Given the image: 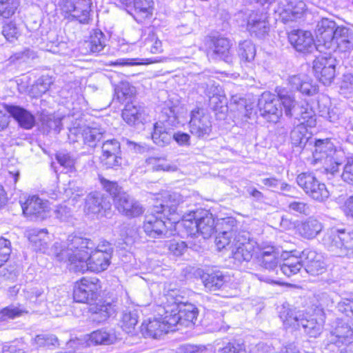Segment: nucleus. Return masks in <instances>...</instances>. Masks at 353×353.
<instances>
[{"instance_id": "f257e3e1", "label": "nucleus", "mask_w": 353, "mask_h": 353, "mask_svg": "<svg viewBox=\"0 0 353 353\" xmlns=\"http://www.w3.org/2000/svg\"><path fill=\"white\" fill-rule=\"evenodd\" d=\"M92 243L88 239L70 235L66 242H56L52 254L59 261H68L75 272H99L108 268L112 255L104 251H92Z\"/></svg>"}, {"instance_id": "f03ea898", "label": "nucleus", "mask_w": 353, "mask_h": 353, "mask_svg": "<svg viewBox=\"0 0 353 353\" xmlns=\"http://www.w3.org/2000/svg\"><path fill=\"white\" fill-rule=\"evenodd\" d=\"M283 325L286 330H299L310 337L316 338L322 333L324 318L321 312L309 313L296 309L283 307L279 312Z\"/></svg>"}, {"instance_id": "7ed1b4c3", "label": "nucleus", "mask_w": 353, "mask_h": 353, "mask_svg": "<svg viewBox=\"0 0 353 353\" xmlns=\"http://www.w3.org/2000/svg\"><path fill=\"white\" fill-rule=\"evenodd\" d=\"M303 263L296 258L288 259L280 267L282 274L290 277L301 272L303 266L304 271L311 275H319L325 270V263L323 256L314 250H305L303 252Z\"/></svg>"}, {"instance_id": "20e7f679", "label": "nucleus", "mask_w": 353, "mask_h": 353, "mask_svg": "<svg viewBox=\"0 0 353 353\" xmlns=\"http://www.w3.org/2000/svg\"><path fill=\"white\" fill-rule=\"evenodd\" d=\"M179 227L184 229L188 236H196L200 234L204 239H208L215 231L214 219L208 211L193 212L183 216Z\"/></svg>"}, {"instance_id": "39448f33", "label": "nucleus", "mask_w": 353, "mask_h": 353, "mask_svg": "<svg viewBox=\"0 0 353 353\" xmlns=\"http://www.w3.org/2000/svg\"><path fill=\"white\" fill-rule=\"evenodd\" d=\"M323 243L336 256L353 258V232L331 229L324 235Z\"/></svg>"}, {"instance_id": "423d86ee", "label": "nucleus", "mask_w": 353, "mask_h": 353, "mask_svg": "<svg viewBox=\"0 0 353 353\" xmlns=\"http://www.w3.org/2000/svg\"><path fill=\"white\" fill-rule=\"evenodd\" d=\"M92 0H60L59 6L64 17L80 23H88L90 20Z\"/></svg>"}, {"instance_id": "0eeeda50", "label": "nucleus", "mask_w": 353, "mask_h": 353, "mask_svg": "<svg viewBox=\"0 0 353 353\" xmlns=\"http://www.w3.org/2000/svg\"><path fill=\"white\" fill-rule=\"evenodd\" d=\"M164 314L159 319H149L141 325V332L145 336H150L157 339L161 336L163 334L169 332H174L178 330L177 327V319L170 317L166 306L163 307Z\"/></svg>"}, {"instance_id": "6e6552de", "label": "nucleus", "mask_w": 353, "mask_h": 353, "mask_svg": "<svg viewBox=\"0 0 353 353\" xmlns=\"http://www.w3.org/2000/svg\"><path fill=\"white\" fill-rule=\"evenodd\" d=\"M296 183L312 199L323 202L330 196L323 183L320 182L312 173L303 172L296 177Z\"/></svg>"}, {"instance_id": "1a4fd4ad", "label": "nucleus", "mask_w": 353, "mask_h": 353, "mask_svg": "<svg viewBox=\"0 0 353 353\" xmlns=\"http://www.w3.org/2000/svg\"><path fill=\"white\" fill-rule=\"evenodd\" d=\"M21 205L23 214L31 219L42 221L51 215L48 201L37 195L29 196Z\"/></svg>"}, {"instance_id": "9d476101", "label": "nucleus", "mask_w": 353, "mask_h": 353, "mask_svg": "<svg viewBox=\"0 0 353 353\" xmlns=\"http://www.w3.org/2000/svg\"><path fill=\"white\" fill-rule=\"evenodd\" d=\"M230 251L231 257L237 263L250 261L254 253L256 245V243L250 239V234L247 232L239 233Z\"/></svg>"}, {"instance_id": "9b49d317", "label": "nucleus", "mask_w": 353, "mask_h": 353, "mask_svg": "<svg viewBox=\"0 0 353 353\" xmlns=\"http://www.w3.org/2000/svg\"><path fill=\"white\" fill-rule=\"evenodd\" d=\"M166 307L170 317L174 316L178 317L177 327L179 325L188 327L194 324L199 314L197 307L192 303H177L174 301L170 305H167Z\"/></svg>"}, {"instance_id": "f8f14e48", "label": "nucleus", "mask_w": 353, "mask_h": 353, "mask_svg": "<svg viewBox=\"0 0 353 353\" xmlns=\"http://www.w3.org/2000/svg\"><path fill=\"white\" fill-rule=\"evenodd\" d=\"M116 337L113 334L103 330H98L92 332L90 334L85 335L83 338L71 339L67 343L68 349L81 348L92 345H110L113 343Z\"/></svg>"}, {"instance_id": "ddd939ff", "label": "nucleus", "mask_w": 353, "mask_h": 353, "mask_svg": "<svg viewBox=\"0 0 353 353\" xmlns=\"http://www.w3.org/2000/svg\"><path fill=\"white\" fill-rule=\"evenodd\" d=\"M333 153L336 154V152L333 150L332 145L329 142H324L322 140H318L316 142L313 152L315 162L324 161L325 172L334 175L338 172L341 163L337 161L332 163Z\"/></svg>"}, {"instance_id": "4468645a", "label": "nucleus", "mask_w": 353, "mask_h": 353, "mask_svg": "<svg viewBox=\"0 0 353 353\" xmlns=\"http://www.w3.org/2000/svg\"><path fill=\"white\" fill-rule=\"evenodd\" d=\"M190 132L198 138L209 136L212 131L210 117L202 108H195L190 114L189 122Z\"/></svg>"}, {"instance_id": "2eb2a0df", "label": "nucleus", "mask_w": 353, "mask_h": 353, "mask_svg": "<svg viewBox=\"0 0 353 353\" xmlns=\"http://www.w3.org/2000/svg\"><path fill=\"white\" fill-rule=\"evenodd\" d=\"M258 105L261 115L270 122L276 123L282 116L280 101L274 95L263 94Z\"/></svg>"}, {"instance_id": "dca6fc26", "label": "nucleus", "mask_w": 353, "mask_h": 353, "mask_svg": "<svg viewBox=\"0 0 353 353\" xmlns=\"http://www.w3.org/2000/svg\"><path fill=\"white\" fill-rule=\"evenodd\" d=\"M111 203L98 192L89 194L85 199V211L97 214L99 217L108 216L111 214Z\"/></svg>"}, {"instance_id": "f3484780", "label": "nucleus", "mask_w": 353, "mask_h": 353, "mask_svg": "<svg viewBox=\"0 0 353 353\" xmlns=\"http://www.w3.org/2000/svg\"><path fill=\"white\" fill-rule=\"evenodd\" d=\"M336 59L331 57H319L313 62L316 78L324 85L331 83L335 77Z\"/></svg>"}, {"instance_id": "a211bd4d", "label": "nucleus", "mask_w": 353, "mask_h": 353, "mask_svg": "<svg viewBox=\"0 0 353 353\" xmlns=\"http://www.w3.org/2000/svg\"><path fill=\"white\" fill-rule=\"evenodd\" d=\"M334 21L323 19L318 22L316 28V36L319 46L325 49H333L334 37L338 28Z\"/></svg>"}, {"instance_id": "6ab92c4d", "label": "nucleus", "mask_w": 353, "mask_h": 353, "mask_svg": "<svg viewBox=\"0 0 353 353\" xmlns=\"http://www.w3.org/2000/svg\"><path fill=\"white\" fill-rule=\"evenodd\" d=\"M330 343L341 347L353 343V325L342 320H337L329 336Z\"/></svg>"}, {"instance_id": "aec40b11", "label": "nucleus", "mask_w": 353, "mask_h": 353, "mask_svg": "<svg viewBox=\"0 0 353 353\" xmlns=\"http://www.w3.org/2000/svg\"><path fill=\"white\" fill-rule=\"evenodd\" d=\"M235 223V220L232 218L222 220L221 224L223 227V230L220 232L215 239V244L219 250L225 249L231 251L232 249L235 244L234 240L239 234L242 232H237L232 228Z\"/></svg>"}, {"instance_id": "412c9836", "label": "nucleus", "mask_w": 353, "mask_h": 353, "mask_svg": "<svg viewBox=\"0 0 353 353\" xmlns=\"http://www.w3.org/2000/svg\"><path fill=\"white\" fill-rule=\"evenodd\" d=\"M306 10L305 2L301 0H282L278 8V12L285 22L301 18Z\"/></svg>"}, {"instance_id": "4be33fe9", "label": "nucleus", "mask_w": 353, "mask_h": 353, "mask_svg": "<svg viewBox=\"0 0 353 353\" xmlns=\"http://www.w3.org/2000/svg\"><path fill=\"white\" fill-rule=\"evenodd\" d=\"M183 201L181 196L176 192H165L162 195V202L159 206H155L154 212L163 214L170 221H175L176 219L169 218V216H174L179 205Z\"/></svg>"}, {"instance_id": "5701e85b", "label": "nucleus", "mask_w": 353, "mask_h": 353, "mask_svg": "<svg viewBox=\"0 0 353 353\" xmlns=\"http://www.w3.org/2000/svg\"><path fill=\"white\" fill-rule=\"evenodd\" d=\"M156 216L154 214L147 215L143 223L145 234L151 238H163L168 236L166 221L163 220L162 214Z\"/></svg>"}, {"instance_id": "b1692460", "label": "nucleus", "mask_w": 353, "mask_h": 353, "mask_svg": "<svg viewBox=\"0 0 353 353\" xmlns=\"http://www.w3.org/2000/svg\"><path fill=\"white\" fill-rule=\"evenodd\" d=\"M117 210L128 217H135L143 214L142 206L125 192L117 196L114 201Z\"/></svg>"}, {"instance_id": "393cba45", "label": "nucleus", "mask_w": 353, "mask_h": 353, "mask_svg": "<svg viewBox=\"0 0 353 353\" xmlns=\"http://www.w3.org/2000/svg\"><path fill=\"white\" fill-rule=\"evenodd\" d=\"M267 18L266 13L252 12L248 19L247 28L249 32L259 38L265 37L270 29Z\"/></svg>"}, {"instance_id": "a878e982", "label": "nucleus", "mask_w": 353, "mask_h": 353, "mask_svg": "<svg viewBox=\"0 0 353 353\" xmlns=\"http://www.w3.org/2000/svg\"><path fill=\"white\" fill-rule=\"evenodd\" d=\"M289 41L299 52H310L314 47L312 34L309 31L294 30L289 34Z\"/></svg>"}, {"instance_id": "bb28decb", "label": "nucleus", "mask_w": 353, "mask_h": 353, "mask_svg": "<svg viewBox=\"0 0 353 353\" xmlns=\"http://www.w3.org/2000/svg\"><path fill=\"white\" fill-rule=\"evenodd\" d=\"M256 258L261 265L270 271H274L276 268V274H279L280 268H277V264L281 258V253L279 249L273 246H268L262 248ZM281 265L279 267H281Z\"/></svg>"}, {"instance_id": "cd10ccee", "label": "nucleus", "mask_w": 353, "mask_h": 353, "mask_svg": "<svg viewBox=\"0 0 353 353\" xmlns=\"http://www.w3.org/2000/svg\"><path fill=\"white\" fill-rule=\"evenodd\" d=\"M289 84L293 90H299L302 94L312 96L317 93L318 86L308 77L304 74L292 75L289 77Z\"/></svg>"}, {"instance_id": "c85d7f7f", "label": "nucleus", "mask_w": 353, "mask_h": 353, "mask_svg": "<svg viewBox=\"0 0 353 353\" xmlns=\"http://www.w3.org/2000/svg\"><path fill=\"white\" fill-rule=\"evenodd\" d=\"M4 107L23 128L29 130L34 125V117L23 108L14 105H5Z\"/></svg>"}, {"instance_id": "c756f323", "label": "nucleus", "mask_w": 353, "mask_h": 353, "mask_svg": "<svg viewBox=\"0 0 353 353\" xmlns=\"http://www.w3.org/2000/svg\"><path fill=\"white\" fill-rule=\"evenodd\" d=\"M231 44L230 41L223 37L216 38L212 40L211 57L215 59H222L227 63H232L230 54Z\"/></svg>"}, {"instance_id": "7c9ffc66", "label": "nucleus", "mask_w": 353, "mask_h": 353, "mask_svg": "<svg viewBox=\"0 0 353 353\" xmlns=\"http://www.w3.org/2000/svg\"><path fill=\"white\" fill-rule=\"evenodd\" d=\"M333 49L330 50L345 52L353 48V33L347 28L341 26L338 28L334 37Z\"/></svg>"}, {"instance_id": "2f4dec72", "label": "nucleus", "mask_w": 353, "mask_h": 353, "mask_svg": "<svg viewBox=\"0 0 353 353\" xmlns=\"http://www.w3.org/2000/svg\"><path fill=\"white\" fill-rule=\"evenodd\" d=\"M299 234L308 239L315 238L322 230L323 225L317 219L310 217L296 225Z\"/></svg>"}, {"instance_id": "473e14b6", "label": "nucleus", "mask_w": 353, "mask_h": 353, "mask_svg": "<svg viewBox=\"0 0 353 353\" xmlns=\"http://www.w3.org/2000/svg\"><path fill=\"white\" fill-rule=\"evenodd\" d=\"M28 238L34 250L45 252L49 239L46 229H31L28 232Z\"/></svg>"}, {"instance_id": "72a5a7b5", "label": "nucleus", "mask_w": 353, "mask_h": 353, "mask_svg": "<svg viewBox=\"0 0 353 353\" xmlns=\"http://www.w3.org/2000/svg\"><path fill=\"white\" fill-rule=\"evenodd\" d=\"M90 312L93 321L102 323L114 313V309L110 303H101L92 305Z\"/></svg>"}, {"instance_id": "f704fd0d", "label": "nucleus", "mask_w": 353, "mask_h": 353, "mask_svg": "<svg viewBox=\"0 0 353 353\" xmlns=\"http://www.w3.org/2000/svg\"><path fill=\"white\" fill-rule=\"evenodd\" d=\"M209 97L210 104L214 110L226 106L227 99L222 88L219 85H210L206 91Z\"/></svg>"}, {"instance_id": "c9c22d12", "label": "nucleus", "mask_w": 353, "mask_h": 353, "mask_svg": "<svg viewBox=\"0 0 353 353\" xmlns=\"http://www.w3.org/2000/svg\"><path fill=\"white\" fill-rule=\"evenodd\" d=\"M294 117L298 120L299 125H304L306 128L314 127L316 123L315 114L308 104L301 105Z\"/></svg>"}, {"instance_id": "e433bc0d", "label": "nucleus", "mask_w": 353, "mask_h": 353, "mask_svg": "<svg viewBox=\"0 0 353 353\" xmlns=\"http://www.w3.org/2000/svg\"><path fill=\"white\" fill-rule=\"evenodd\" d=\"M146 163L154 171L174 172L177 170V166L168 162L165 157H150Z\"/></svg>"}, {"instance_id": "4c0bfd02", "label": "nucleus", "mask_w": 353, "mask_h": 353, "mask_svg": "<svg viewBox=\"0 0 353 353\" xmlns=\"http://www.w3.org/2000/svg\"><path fill=\"white\" fill-rule=\"evenodd\" d=\"M138 323V315L135 310L125 309L123 311L120 325L127 333L132 332Z\"/></svg>"}, {"instance_id": "58836bf2", "label": "nucleus", "mask_w": 353, "mask_h": 353, "mask_svg": "<svg viewBox=\"0 0 353 353\" xmlns=\"http://www.w3.org/2000/svg\"><path fill=\"white\" fill-rule=\"evenodd\" d=\"M143 112V109L141 106L128 103L122 112V117L129 125H134L141 119Z\"/></svg>"}, {"instance_id": "ea45409f", "label": "nucleus", "mask_w": 353, "mask_h": 353, "mask_svg": "<svg viewBox=\"0 0 353 353\" xmlns=\"http://www.w3.org/2000/svg\"><path fill=\"white\" fill-rule=\"evenodd\" d=\"M278 97L281 105H283L284 108L285 114L288 117H294L301 105L297 104L292 97L284 94L283 92L279 91Z\"/></svg>"}, {"instance_id": "a19ab883", "label": "nucleus", "mask_w": 353, "mask_h": 353, "mask_svg": "<svg viewBox=\"0 0 353 353\" xmlns=\"http://www.w3.org/2000/svg\"><path fill=\"white\" fill-rule=\"evenodd\" d=\"M105 37L101 31L95 30L90 36V41L85 44L90 48L91 52H101L105 46Z\"/></svg>"}, {"instance_id": "79ce46f5", "label": "nucleus", "mask_w": 353, "mask_h": 353, "mask_svg": "<svg viewBox=\"0 0 353 353\" xmlns=\"http://www.w3.org/2000/svg\"><path fill=\"white\" fill-rule=\"evenodd\" d=\"M33 344L38 347L54 349L59 345V340L54 334L42 333L33 339Z\"/></svg>"}, {"instance_id": "37998d69", "label": "nucleus", "mask_w": 353, "mask_h": 353, "mask_svg": "<svg viewBox=\"0 0 353 353\" xmlns=\"http://www.w3.org/2000/svg\"><path fill=\"white\" fill-rule=\"evenodd\" d=\"M290 139L292 143L295 146L305 145L308 140L307 128L304 125L297 124L291 132Z\"/></svg>"}, {"instance_id": "c03bdc74", "label": "nucleus", "mask_w": 353, "mask_h": 353, "mask_svg": "<svg viewBox=\"0 0 353 353\" xmlns=\"http://www.w3.org/2000/svg\"><path fill=\"white\" fill-rule=\"evenodd\" d=\"M203 283L206 290L216 291L220 289L224 283V277L220 273L205 274L203 276Z\"/></svg>"}, {"instance_id": "a18cd8bd", "label": "nucleus", "mask_w": 353, "mask_h": 353, "mask_svg": "<svg viewBox=\"0 0 353 353\" xmlns=\"http://www.w3.org/2000/svg\"><path fill=\"white\" fill-rule=\"evenodd\" d=\"M1 33L8 42L14 43L20 37L21 30L15 22L10 21L3 23Z\"/></svg>"}, {"instance_id": "49530a36", "label": "nucleus", "mask_w": 353, "mask_h": 353, "mask_svg": "<svg viewBox=\"0 0 353 353\" xmlns=\"http://www.w3.org/2000/svg\"><path fill=\"white\" fill-rule=\"evenodd\" d=\"M81 134L84 143L94 147L97 142L101 139L103 132L100 128L85 127Z\"/></svg>"}, {"instance_id": "de8ad7c7", "label": "nucleus", "mask_w": 353, "mask_h": 353, "mask_svg": "<svg viewBox=\"0 0 353 353\" xmlns=\"http://www.w3.org/2000/svg\"><path fill=\"white\" fill-rule=\"evenodd\" d=\"M239 55L242 61L250 62L256 55V48L250 40H245L239 43Z\"/></svg>"}, {"instance_id": "09e8293b", "label": "nucleus", "mask_w": 353, "mask_h": 353, "mask_svg": "<svg viewBox=\"0 0 353 353\" xmlns=\"http://www.w3.org/2000/svg\"><path fill=\"white\" fill-rule=\"evenodd\" d=\"M143 41L145 49L151 53L157 54L163 52L162 43L153 32H150L147 36L144 35Z\"/></svg>"}, {"instance_id": "8fccbe9b", "label": "nucleus", "mask_w": 353, "mask_h": 353, "mask_svg": "<svg viewBox=\"0 0 353 353\" xmlns=\"http://www.w3.org/2000/svg\"><path fill=\"white\" fill-rule=\"evenodd\" d=\"M77 283L86 290V292L90 296L92 300L96 297L97 293L101 288L99 280L94 277L83 278Z\"/></svg>"}, {"instance_id": "3c124183", "label": "nucleus", "mask_w": 353, "mask_h": 353, "mask_svg": "<svg viewBox=\"0 0 353 353\" xmlns=\"http://www.w3.org/2000/svg\"><path fill=\"white\" fill-rule=\"evenodd\" d=\"M23 294L30 303L38 304L46 299L43 290L39 287H28L23 290Z\"/></svg>"}, {"instance_id": "603ef678", "label": "nucleus", "mask_w": 353, "mask_h": 353, "mask_svg": "<svg viewBox=\"0 0 353 353\" xmlns=\"http://www.w3.org/2000/svg\"><path fill=\"white\" fill-rule=\"evenodd\" d=\"M100 159L102 165L106 168L117 169L121 167L123 163L121 153L115 154H102Z\"/></svg>"}, {"instance_id": "864d4df0", "label": "nucleus", "mask_w": 353, "mask_h": 353, "mask_svg": "<svg viewBox=\"0 0 353 353\" xmlns=\"http://www.w3.org/2000/svg\"><path fill=\"white\" fill-rule=\"evenodd\" d=\"M40 121L44 131L54 130L57 132L60 131L61 122L59 118H55L51 114H42Z\"/></svg>"}, {"instance_id": "5fc2aeb1", "label": "nucleus", "mask_w": 353, "mask_h": 353, "mask_svg": "<svg viewBox=\"0 0 353 353\" xmlns=\"http://www.w3.org/2000/svg\"><path fill=\"white\" fill-rule=\"evenodd\" d=\"M19 6V0H0V15L6 19L11 17Z\"/></svg>"}, {"instance_id": "6e6d98bb", "label": "nucleus", "mask_w": 353, "mask_h": 353, "mask_svg": "<svg viewBox=\"0 0 353 353\" xmlns=\"http://www.w3.org/2000/svg\"><path fill=\"white\" fill-rule=\"evenodd\" d=\"M152 139L157 145L164 146L168 144L172 139V135L162 130V128L156 123L154 127V132L152 134Z\"/></svg>"}, {"instance_id": "4d7b16f0", "label": "nucleus", "mask_w": 353, "mask_h": 353, "mask_svg": "<svg viewBox=\"0 0 353 353\" xmlns=\"http://www.w3.org/2000/svg\"><path fill=\"white\" fill-rule=\"evenodd\" d=\"M58 163L68 172H74L76 160L69 153L59 152L56 155Z\"/></svg>"}, {"instance_id": "13d9d810", "label": "nucleus", "mask_w": 353, "mask_h": 353, "mask_svg": "<svg viewBox=\"0 0 353 353\" xmlns=\"http://www.w3.org/2000/svg\"><path fill=\"white\" fill-rule=\"evenodd\" d=\"M99 179L104 190L114 197V201L117 196L123 192H121V188L118 185L117 182L109 181L102 176H99Z\"/></svg>"}, {"instance_id": "bf43d9fd", "label": "nucleus", "mask_w": 353, "mask_h": 353, "mask_svg": "<svg viewBox=\"0 0 353 353\" xmlns=\"http://www.w3.org/2000/svg\"><path fill=\"white\" fill-rule=\"evenodd\" d=\"M136 61H137L136 59L121 58V59H118L115 61H111L110 65H120V66H132V65H141V64L154 63H157L159 61L157 59H141V62H137Z\"/></svg>"}, {"instance_id": "052dcab7", "label": "nucleus", "mask_w": 353, "mask_h": 353, "mask_svg": "<svg viewBox=\"0 0 353 353\" xmlns=\"http://www.w3.org/2000/svg\"><path fill=\"white\" fill-rule=\"evenodd\" d=\"M152 0H134V7L137 13L142 14L143 18L151 15Z\"/></svg>"}, {"instance_id": "680f3d73", "label": "nucleus", "mask_w": 353, "mask_h": 353, "mask_svg": "<svg viewBox=\"0 0 353 353\" xmlns=\"http://www.w3.org/2000/svg\"><path fill=\"white\" fill-rule=\"evenodd\" d=\"M135 92L134 87L127 82H121L115 89V92L120 101H124L128 97H132Z\"/></svg>"}, {"instance_id": "e2e57ef3", "label": "nucleus", "mask_w": 353, "mask_h": 353, "mask_svg": "<svg viewBox=\"0 0 353 353\" xmlns=\"http://www.w3.org/2000/svg\"><path fill=\"white\" fill-rule=\"evenodd\" d=\"M102 154H115L121 153V144L115 139L105 141L101 147Z\"/></svg>"}, {"instance_id": "0e129e2a", "label": "nucleus", "mask_w": 353, "mask_h": 353, "mask_svg": "<svg viewBox=\"0 0 353 353\" xmlns=\"http://www.w3.org/2000/svg\"><path fill=\"white\" fill-rule=\"evenodd\" d=\"M288 210L291 212H296L303 214H308L310 213V205L302 201L294 200L289 202Z\"/></svg>"}, {"instance_id": "69168bd1", "label": "nucleus", "mask_w": 353, "mask_h": 353, "mask_svg": "<svg viewBox=\"0 0 353 353\" xmlns=\"http://www.w3.org/2000/svg\"><path fill=\"white\" fill-rule=\"evenodd\" d=\"M340 93L345 97L353 93V75L347 74L343 76L340 85Z\"/></svg>"}, {"instance_id": "338daca9", "label": "nucleus", "mask_w": 353, "mask_h": 353, "mask_svg": "<svg viewBox=\"0 0 353 353\" xmlns=\"http://www.w3.org/2000/svg\"><path fill=\"white\" fill-rule=\"evenodd\" d=\"M52 83V80L50 77L48 76H43L37 80V83L33 86L32 90H37L36 92L37 96L41 95L49 89Z\"/></svg>"}, {"instance_id": "774afa93", "label": "nucleus", "mask_w": 353, "mask_h": 353, "mask_svg": "<svg viewBox=\"0 0 353 353\" xmlns=\"http://www.w3.org/2000/svg\"><path fill=\"white\" fill-rule=\"evenodd\" d=\"M341 177L344 181L353 185V156L347 158Z\"/></svg>"}]
</instances>
